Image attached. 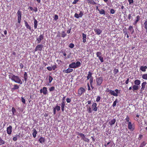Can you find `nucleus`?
<instances>
[{
	"instance_id": "nucleus-1",
	"label": "nucleus",
	"mask_w": 147,
	"mask_h": 147,
	"mask_svg": "<svg viewBox=\"0 0 147 147\" xmlns=\"http://www.w3.org/2000/svg\"><path fill=\"white\" fill-rule=\"evenodd\" d=\"M9 78L11 80L15 82L21 84H22V82L20 78L18 76H16L12 74L9 75Z\"/></svg>"
},
{
	"instance_id": "nucleus-2",
	"label": "nucleus",
	"mask_w": 147,
	"mask_h": 147,
	"mask_svg": "<svg viewBox=\"0 0 147 147\" xmlns=\"http://www.w3.org/2000/svg\"><path fill=\"white\" fill-rule=\"evenodd\" d=\"M96 86H100L102 83L103 78L102 77H99L96 79Z\"/></svg>"
},
{
	"instance_id": "nucleus-3",
	"label": "nucleus",
	"mask_w": 147,
	"mask_h": 147,
	"mask_svg": "<svg viewBox=\"0 0 147 147\" xmlns=\"http://www.w3.org/2000/svg\"><path fill=\"white\" fill-rule=\"evenodd\" d=\"M40 92L41 93H43L44 95H46L48 94L47 88V87H44L42 89L40 90Z\"/></svg>"
},
{
	"instance_id": "nucleus-4",
	"label": "nucleus",
	"mask_w": 147,
	"mask_h": 147,
	"mask_svg": "<svg viewBox=\"0 0 147 147\" xmlns=\"http://www.w3.org/2000/svg\"><path fill=\"white\" fill-rule=\"evenodd\" d=\"M96 55L97 57L98 58L101 62H103V58L102 57V53L100 52L96 53Z\"/></svg>"
},
{
	"instance_id": "nucleus-5",
	"label": "nucleus",
	"mask_w": 147,
	"mask_h": 147,
	"mask_svg": "<svg viewBox=\"0 0 147 147\" xmlns=\"http://www.w3.org/2000/svg\"><path fill=\"white\" fill-rule=\"evenodd\" d=\"M85 90L83 87H80L78 90V94L80 96H81L85 92Z\"/></svg>"
},
{
	"instance_id": "nucleus-6",
	"label": "nucleus",
	"mask_w": 147,
	"mask_h": 147,
	"mask_svg": "<svg viewBox=\"0 0 147 147\" xmlns=\"http://www.w3.org/2000/svg\"><path fill=\"white\" fill-rule=\"evenodd\" d=\"M92 108L93 111H96L97 109L98 108L97 107V104L94 102H93L92 105Z\"/></svg>"
},
{
	"instance_id": "nucleus-7",
	"label": "nucleus",
	"mask_w": 147,
	"mask_h": 147,
	"mask_svg": "<svg viewBox=\"0 0 147 147\" xmlns=\"http://www.w3.org/2000/svg\"><path fill=\"white\" fill-rule=\"evenodd\" d=\"M83 12L82 11H81L79 14L77 13H75L74 16V17L77 19H78L79 18H81L83 15Z\"/></svg>"
},
{
	"instance_id": "nucleus-8",
	"label": "nucleus",
	"mask_w": 147,
	"mask_h": 147,
	"mask_svg": "<svg viewBox=\"0 0 147 147\" xmlns=\"http://www.w3.org/2000/svg\"><path fill=\"white\" fill-rule=\"evenodd\" d=\"M43 47V45H42L40 44L38 45L36 47L35 49V51H41L42 50Z\"/></svg>"
},
{
	"instance_id": "nucleus-9",
	"label": "nucleus",
	"mask_w": 147,
	"mask_h": 147,
	"mask_svg": "<svg viewBox=\"0 0 147 147\" xmlns=\"http://www.w3.org/2000/svg\"><path fill=\"white\" fill-rule=\"evenodd\" d=\"M44 39V36L43 34H40L39 37L36 38V41L38 43L40 42L41 40Z\"/></svg>"
},
{
	"instance_id": "nucleus-10",
	"label": "nucleus",
	"mask_w": 147,
	"mask_h": 147,
	"mask_svg": "<svg viewBox=\"0 0 147 147\" xmlns=\"http://www.w3.org/2000/svg\"><path fill=\"white\" fill-rule=\"evenodd\" d=\"M12 131V127L11 125H9V126L7 127V133L9 135H11Z\"/></svg>"
},
{
	"instance_id": "nucleus-11",
	"label": "nucleus",
	"mask_w": 147,
	"mask_h": 147,
	"mask_svg": "<svg viewBox=\"0 0 147 147\" xmlns=\"http://www.w3.org/2000/svg\"><path fill=\"white\" fill-rule=\"evenodd\" d=\"M128 128L131 131H133L134 129V127L133 126L131 122H129L128 123Z\"/></svg>"
},
{
	"instance_id": "nucleus-12",
	"label": "nucleus",
	"mask_w": 147,
	"mask_h": 147,
	"mask_svg": "<svg viewBox=\"0 0 147 147\" xmlns=\"http://www.w3.org/2000/svg\"><path fill=\"white\" fill-rule=\"evenodd\" d=\"M140 86L135 84L133 85L132 86L133 91L135 92L136 90H138L140 88Z\"/></svg>"
},
{
	"instance_id": "nucleus-13",
	"label": "nucleus",
	"mask_w": 147,
	"mask_h": 147,
	"mask_svg": "<svg viewBox=\"0 0 147 147\" xmlns=\"http://www.w3.org/2000/svg\"><path fill=\"white\" fill-rule=\"evenodd\" d=\"M94 31L96 34L98 35H100L102 32V30L100 29L96 28L94 29Z\"/></svg>"
},
{
	"instance_id": "nucleus-14",
	"label": "nucleus",
	"mask_w": 147,
	"mask_h": 147,
	"mask_svg": "<svg viewBox=\"0 0 147 147\" xmlns=\"http://www.w3.org/2000/svg\"><path fill=\"white\" fill-rule=\"evenodd\" d=\"M147 84L146 82H144L142 84L141 86L142 87L141 88L140 90L142 91L144 90L145 88V86Z\"/></svg>"
},
{
	"instance_id": "nucleus-15",
	"label": "nucleus",
	"mask_w": 147,
	"mask_h": 147,
	"mask_svg": "<svg viewBox=\"0 0 147 147\" xmlns=\"http://www.w3.org/2000/svg\"><path fill=\"white\" fill-rule=\"evenodd\" d=\"M73 69H71L68 68L66 70H63V72L65 73H68L70 72H72L73 71Z\"/></svg>"
},
{
	"instance_id": "nucleus-16",
	"label": "nucleus",
	"mask_w": 147,
	"mask_h": 147,
	"mask_svg": "<svg viewBox=\"0 0 147 147\" xmlns=\"http://www.w3.org/2000/svg\"><path fill=\"white\" fill-rule=\"evenodd\" d=\"M116 121V119H112L111 121H110L109 122V124L110 126H112L113 125L115 124Z\"/></svg>"
},
{
	"instance_id": "nucleus-17",
	"label": "nucleus",
	"mask_w": 147,
	"mask_h": 147,
	"mask_svg": "<svg viewBox=\"0 0 147 147\" xmlns=\"http://www.w3.org/2000/svg\"><path fill=\"white\" fill-rule=\"evenodd\" d=\"M147 69V67L146 66H142L140 67V69L142 71L145 72L146 71Z\"/></svg>"
},
{
	"instance_id": "nucleus-18",
	"label": "nucleus",
	"mask_w": 147,
	"mask_h": 147,
	"mask_svg": "<svg viewBox=\"0 0 147 147\" xmlns=\"http://www.w3.org/2000/svg\"><path fill=\"white\" fill-rule=\"evenodd\" d=\"M24 22L25 23V26L27 29H29L30 30H31V27L28 24V22L25 20H24Z\"/></svg>"
},
{
	"instance_id": "nucleus-19",
	"label": "nucleus",
	"mask_w": 147,
	"mask_h": 147,
	"mask_svg": "<svg viewBox=\"0 0 147 147\" xmlns=\"http://www.w3.org/2000/svg\"><path fill=\"white\" fill-rule=\"evenodd\" d=\"M38 141L40 143L42 144L45 142V139L44 138L41 137L38 139Z\"/></svg>"
},
{
	"instance_id": "nucleus-20",
	"label": "nucleus",
	"mask_w": 147,
	"mask_h": 147,
	"mask_svg": "<svg viewBox=\"0 0 147 147\" xmlns=\"http://www.w3.org/2000/svg\"><path fill=\"white\" fill-rule=\"evenodd\" d=\"M141 83V81L140 80L137 79L136 80L134 81V84L135 85L139 86V85Z\"/></svg>"
},
{
	"instance_id": "nucleus-21",
	"label": "nucleus",
	"mask_w": 147,
	"mask_h": 147,
	"mask_svg": "<svg viewBox=\"0 0 147 147\" xmlns=\"http://www.w3.org/2000/svg\"><path fill=\"white\" fill-rule=\"evenodd\" d=\"M32 131L33 132L32 134L34 138H35L37 134V131L34 128L33 130H32Z\"/></svg>"
},
{
	"instance_id": "nucleus-22",
	"label": "nucleus",
	"mask_w": 147,
	"mask_h": 147,
	"mask_svg": "<svg viewBox=\"0 0 147 147\" xmlns=\"http://www.w3.org/2000/svg\"><path fill=\"white\" fill-rule=\"evenodd\" d=\"M19 85H18L17 84H15L13 85V87L11 88V90L12 91L13 90H17L19 89Z\"/></svg>"
},
{
	"instance_id": "nucleus-23",
	"label": "nucleus",
	"mask_w": 147,
	"mask_h": 147,
	"mask_svg": "<svg viewBox=\"0 0 147 147\" xmlns=\"http://www.w3.org/2000/svg\"><path fill=\"white\" fill-rule=\"evenodd\" d=\"M83 42L85 43L86 41V35L84 33H82Z\"/></svg>"
},
{
	"instance_id": "nucleus-24",
	"label": "nucleus",
	"mask_w": 147,
	"mask_h": 147,
	"mask_svg": "<svg viewBox=\"0 0 147 147\" xmlns=\"http://www.w3.org/2000/svg\"><path fill=\"white\" fill-rule=\"evenodd\" d=\"M77 134L80 136V137H81L82 139L83 140L84 138L85 137V135L84 134H83L82 133H79V132H78L77 133Z\"/></svg>"
},
{
	"instance_id": "nucleus-25",
	"label": "nucleus",
	"mask_w": 147,
	"mask_h": 147,
	"mask_svg": "<svg viewBox=\"0 0 147 147\" xmlns=\"http://www.w3.org/2000/svg\"><path fill=\"white\" fill-rule=\"evenodd\" d=\"M87 1L88 3H90L92 5L96 4V3L93 0H87Z\"/></svg>"
},
{
	"instance_id": "nucleus-26",
	"label": "nucleus",
	"mask_w": 147,
	"mask_h": 147,
	"mask_svg": "<svg viewBox=\"0 0 147 147\" xmlns=\"http://www.w3.org/2000/svg\"><path fill=\"white\" fill-rule=\"evenodd\" d=\"M87 80H89L91 78H93V77L92 76V73L90 71L88 72V75L87 77Z\"/></svg>"
},
{
	"instance_id": "nucleus-27",
	"label": "nucleus",
	"mask_w": 147,
	"mask_h": 147,
	"mask_svg": "<svg viewBox=\"0 0 147 147\" xmlns=\"http://www.w3.org/2000/svg\"><path fill=\"white\" fill-rule=\"evenodd\" d=\"M111 95H113L115 96H117L118 95L117 93H115V92L114 91L111 90V92L110 93Z\"/></svg>"
},
{
	"instance_id": "nucleus-28",
	"label": "nucleus",
	"mask_w": 147,
	"mask_h": 147,
	"mask_svg": "<svg viewBox=\"0 0 147 147\" xmlns=\"http://www.w3.org/2000/svg\"><path fill=\"white\" fill-rule=\"evenodd\" d=\"M38 25V22L37 20L34 18V27L35 29H36Z\"/></svg>"
},
{
	"instance_id": "nucleus-29",
	"label": "nucleus",
	"mask_w": 147,
	"mask_h": 147,
	"mask_svg": "<svg viewBox=\"0 0 147 147\" xmlns=\"http://www.w3.org/2000/svg\"><path fill=\"white\" fill-rule=\"evenodd\" d=\"M140 17L139 16H136V20L134 22V23H133L134 25L136 24H137V23L138 22V21L140 19Z\"/></svg>"
},
{
	"instance_id": "nucleus-30",
	"label": "nucleus",
	"mask_w": 147,
	"mask_h": 147,
	"mask_svg": "<svg viewBox=\"0 0 147 147\" xmlns=\"http://www.w3.org/2000/svg\"><path fill=\"white\" fill-rule=\"evenodd\" d=\"M69 67L74 68L79 67L80 65H69Z\"/></svg>"
},
{
	"instance_id": "nucleus-31",
	"label": "nucleus",
	"mask_w": 147,
	"mask_h": 147,
	"mask_svg": "<svg viewBox=\"0 0 147 147\" xmlns=\"http://www.w3.org/2000/svg\"><path fill=\"white\" fill-rule=\"evenodd\" d=\"M99 12L100 14L104 15H105V11L104 9H101V10H99Z\"/></svg>"
},
{
	"instance_id": "nucleus-32",
	"label": "nucleus",
	"mask_w": 147,
	"mask_h": 147,
	"mask_svg": "<svg viewBox=\"0 0 147 147\" xmlns=\"http://www.w3.org/2000/svg\"><path fill=\"white\" fill-rule=\"evenodd\" d=\"M17 15L18 18H22V14L21 11L20 10H18L17 12Z\"/></svg>"
},
{
	"instance_id": "nucleus-33",
	"label": "nucleus",
	"mask_w": 147,
	"mask_h": 147,
	"mask_svg": "<svg viewBox=\"0 0 147 147\" xmlns=\"http://www.w3.org/2000/svg\"><path fill=\"white\" fill-rule=\"evenodd\" d=\"M24 80L26 81L27 80L28 75L26 72H25L24 74Z\"/></svg>"
},
{
	"instance_id": "nucleus-34",
	"label": "nucleus",
	"mask_w": 147,
	"mask_h": 147,
	"mask_svg": "<svg viewBox=\"0 0 147 147\" xmlns=\"http://www.w3.org/2000/svg\"><path fill=\"white\" fill-rule=\"evenodd\" d=\"M119 72V70L118 69L115 68L113 70V73L114 76H115L117 74V73Z\"/></svg>"
},
{
	"instance_id": "nucleus-35",
	"label": "nucleus",
	"mask_w": 147,
	"mask_h": 147,
	"mask_svg": "<svg viewBox=\"0 0 147 147\" xmlns=\"http://www.w3.org/2000/svg\"><path fill=\"white\" fill-rule=\"evenodd\" d=\"M87 111L88 113H91L92 112V109L91 107H89V108H87Z\"/></svg>"
},
{
	"instance_id": "nucleus-36",
	"label": "nucleus",
	"mask_w": 147,
	"mask_h": 147,
	"mask_svg": "<svg viewBox=\"0 0 147 147\" xmlns=\"http://www.w3.org/2000/svg\"><path fill=\"white\" fill-rule=\"evenodd\" d=\"M146 143L145 141H143L140 144V147H143L146 146Z\"/></svg>"
},
{
	"instance_id": "nucleus-37",
	"label": "nucleus",
	"mask_w": 147,
	"mask_h": 147,
	"mask_svg": "<svg viewBox=\"0 0 147 147\" xmlns=\"http://www.w3.org/2000/svg\"><path fill=\"white\" fill-rule=\"evenodd\" d=\"M142 78L144 79L147 80V74H145L143 75Z\"/></svg>"
},
{
	"instance_id": "nucleus-38",
	"label": "nucleus",
	"mask_w": 147,
	"mask_h": 147,
	"mask_svg": "<svg viewBox=\"0 0 147 147\" xmlns=\"http://www.w3.org/2000/svg\"><path fill=\"white\" fill-rule=\"evenodd\" d=\"M5 144V141L0 137V144Z\"/></svg>"
},
{
	"instance_id": "nucleus-39",
	"label": "nucleus",
	"mask_w": 147,
	"mask_h": 147,
	"mask_svg": "<svg viewBox=\"0 0 147 147\" xmlns=\"http://www.w3.org/2000/svg\"><path fill=\"white\" fill-rule=\"evenodd\" d=\"M65 104H61V110L62 112H63L64 110V108H65Z\"/></svg>"
},
{
	"instance_id": "nucleus-40",
	"label": "nucleus",
	"mask_w": 147,
	"mask_h": 147,
	"mask_svg": "<svg viewBox=\"0 0 147 147\" xmlns=\"http://www.w3.org/2000/svg\"><path fill=\"white\" fill-rule=\"evenodd\" d=\"M61 36L63 37H65L66 35L67 34L65 33L64 31H62L61 32Z\"/></svg>"
},
{
	"instance_id": "nucleus-41",
	"label": "nucleus",
	"mask_w": 147,
	"mask_h": 147,
	"mask_svg": "<svg viewBox=\"0 0 147 147\" xmlns=\"http://www.w3.org/2000/svg\"><path fill=\"white\" fill-rule=\"evenodd\" d=\"M65 97H66V96H64L62 98V101L61 104H65L66 102L65 101Z\"/></svg>"
},
{
	"instance_id": "nucleus-42",
	"label": "nucleus",
	"mask_w": 147,
	"mask_h": 147,
	"mask_svg": "<svg viewBox=\"0 0 147 147\" xmlns=\"http://www.w3.org/2000/svg\"><path fill=\"white\" fill-rule=\"evenodd\" d=\"M53 80V77L51 76L50 75L49 76V83H50Z\"/></svg>"
},
{
	"instance_id": "nucleus-43",
	"label": "nucleus",
	"mask_w": 147,
	"mask_h": 147,
	"mask_svg": "<svg viewBox=\"0 0 147 147\" xmlns=\"http://www.w3.org/2000/svg\"><path fill=\"white\" fill-rule=\"evenodd\" d=\"M117 102V99H116L115 100L113 104L112 105V106L113 107H114L116 105V104Z\"/></svg>"
},
{
	"instance_id": "nucleus-44",
	"label": "nucleus",
	"mask_w": 147,
	"mask_h": 147,
	"mask_svg": "<svg viewBox=\"0 0 147 147\" xmlns=\"http://www.w3.org/2000/svg\"><path fill=\"white\" fill-rule=\"evenodd\" d=\"M57 111H59L60 110V107L59 106H58L57 105L56 107L54 108Z\"/></svg>"
},
{
	"instance_id": "nucleus-45",
	"label": "nucleus",
	"mask_w": 147,
	"mask_h": 147,
	"mask_svg": "<svg viewBox=\"0 0 147 147\" xmlns=\"http://www.w3.org/2000/svg\"><path fill=\"white\" fill-rule=\"evenodd\" d=\"M55 87L54 86H52L49 88V90L50 92L53 91L55 90Z\"/></svg>"
},
{
	"instance_id": "nucleus-46",
	"label": "nucleus",
	"mask_w": 147,
	"mask_h": 147,
	"mask_svg": "<svg viewBox=\"0 0 147 147\" xmlns=\"http://www.w3.org/2000/svg\"><path fill=\"white\" fill-rule=\"evenodd\" d=\"M125 120L128 123L129 122H130L129 121L130 120V118L127 115L126 116V118L125 119Z\"/></svg>"
},
{
	"instance_id": "nucleus-47",
	"label": "nucleus",
	"mask_w": 147,
	"mask_h": 147,
	"mask_svg": "<svg viewBox=\"0 0 147 147\" xmlns=\"http://www.w3.org/2000/svg\"><path fill=\"white\" fill-rule=\"evenodd\" d=\"M100 99H101V97L100 96H97V97L96 98V101L97 102H98L100 101Z\"/></svg>"
},
{
	"instance_id": "nucleus-48",
	"label": "nucleus",
	"mask_w": 147,
	"mask_h": 147,
	"mask_svg": "<svg viewBox=\"0 0 147 147\" xmlns=\"http://www.w3.org/2000/svg\"><path fill=\"white\" fill-rule=\"evenodd\" d=\"M85 142L89 143V140L87 138L85 137L84 139L83 140Z\"/></svg>"
},
{
	"instance_id": "nucleus-49",
	"label": "nucleus",
	"mask_w": 147,
	"mask_h": 147,
	"mask_svg": "<svg viewBox=\"0 0 147 147\" xmlns=\"http://www.w3.org/2000/svg\"><path fill=\"white\" fill-rule=\"evenodd\" d=\"M144 28L145 29L146 28H147V20H146L145 21V22L144 23Z\"/></svg>"
},
{
	"instance_id": "nucleus-50",
	"label": "nucleus",
	"mask_w": 147,
	"mask_h": 147,
	"mask_svg": "<svg viewBox=\"0 0 147 147\" xmlns=\"http://www.w3.org/2000/svg\"><path fill=\"white\" fill-rule=\"evenodd\" d=\"M12 112L13 115L14 114V113L16 112V110L13 107L12 109Z\"/></svg>"
},
{
	"instance_id": "nucleus-51",
	"label": "nucleus",
	"mask_w": 147,
	"mask_h": 147,
	"mask_svg": "<svg viewBox=\"0 0 147 147\" xmlns=\"http://www.w3.org/2000/svg\"><path fill=\"white\" fill-rule=\"evenodd\" d=\"M21 100H22V102L24 104L25 103V102H26L25 100L23 97H21Z\"/></svg>"
},
{
	"instance_id": "nucleus-52",
	"label": "nucleus",
	"mask_w": 147,
	"mask_h": 147,
	"mask_svg": "<svg viewBox=\"0 0 147 147\" xmlns=\"http://www.w3.org/2000/svg\"><path fill=\"white\" fill-rule=\"evenodd\" d=\"M74 47V45L73 43H71L69 44V47L71 48H73Z\"/></svg>"
},
{
	"instance_id": "nucleus-53",
	"label": "nucleus",
	"mask_w": 147,
	"mask_h": 147,
	"mask_svg": "<svg viewBox=\"0 0 147 147\" xmlns=\"http://www.w3.org/2000/svg\"><path fill=\"white\" fill-rule=\"evenodd\" d=\"M110 13L111 14H114L115 13V11L113 9H111L110 10Z\"/></svg>"
},
{
	"instance_id": "nucleus-54",
	"label": "nucleus",
	"mask_w": 147,
	"mask_h": 147,
	"mask_svg": "<svg viewBox=\"0 0 147 147\" xmlns=\"http://www.w3.org/2000/svg\"><path fill=\"white\" fill-rule=\"evenodd\" d=\"M71 101V100L68 98H67L66 99V101L67 102V103H70Z\"/></svg>"
},
{
	"instance_id": "nucleus-55",
	"label": "nucleus",
	"mask_w": 147,
	"mask_h": 147,
	"mask_svg": "<svg viewBox=\"0 0 147 147\" xmlns=\"http://www.w3.org/2000/svg\"><path fill=\"white\" fill-rule=\"evenodd\" d=\"M58 19V16L57 15H55V16L54 17V20H57Z\"/></svg>"
},
{
	"instance_id": "nucleus-56",
	"label": "nucleus",
	"mask_w": 147,
	"mask_h": 147,
	"mask_svg": "<svg viewBox=\"0 0 147 147\" xmlns=\"http://www.w3.org/2000/svg\"><path fill=\"white\" fill-rule=\"evenodd\" d=\"M129 81V79L128 78H127V80L125 82V83L126 84H128Z\"/></svg>"
},
{
	"instance_id": "nucleus-57",
	"label": "nucleus",
	"mask_w": 147,
	"mask_h": 147,
	"mask_svg": "<svg viewBox=\"0 0 147 147\" xmlns=\"http://www.w3.org/2000/svg\"><path fill=\"white\" fill-rule=\"evenodd\" d=\"M47 69L50 71H51L52 70V68L51 67H47Z\"/></svg>"
},
{
	"instance_id": "nucleus-58",
	"label": "nucleus",
	"mask_w": 147,
	"mask_h": 147,
	"mask_svg": "<svg viewBox=\"0 0 147 147\" xmlns=\"http://www.w3.org/2000/svg\"><path fill=\"white\" fill-rule=\"evenodd\" d=\"M13 140L14 141H16L17 140V136H15L13 138Z\"/></svg>"
},
{
	"instance_id": "nucleus-59",
	"label": "nucleus",
	"mask_w": 147,
	"mask_h": 147,
	"mask_svg": "<svg viewBox=\"0 0 147 147\" xmlns=\"http://www.w3.org/2000/svg\"><path fill=\"white\" fill-rule=\"evenodd\" d=\"M90 84H92L93 82V78H91L90 79Z\"/></svg>"
},
{
	"instance_id": "nucleus-60",
	"label": "nucleus",
	"mask_w": 147,
	"mask_h": 147,
	"mask_svg": "<svg viewBox=\"0 0 147 147\" xmlns=\"http://www.w3.org/2000/svg\"><path fill=\"white\" fill-rule=\"evenodd\" d=\"M71 27H70V28L67 31V33L69 34L70 33L71 31Z\"/></svg>"
},
{
	"instance_id": "nucleus-61",
	"label": "nucleus",
	"mask_w": 147,
	"mask_h": 147,
	"mask_svg": "<svg viewBox=\"0 0 147 147\" xmlns=\"http://www.w3.org/2000/svg\"><path fill=\"white\" fill-rule=\"evenodd\" d=\"M128 0V1L129 3L130 4L133 3L134 2L133 0Z\"/></svg>"
},
{
	"instance_id": "nucleus-62",
	"label": "nucleus",
	"mask_w": 147,
	"mask_h": 147,
	"mask_svg": "<svg viewBox=\"0 0 147 147\" xmlns=\"http://www.w3.org/2000/svg\"><path fill=\"white\" fill-rule=\"evenodd\" d=\"M53 70H54L56 68V65H53V66L51 67Z\"/></svg>"
},
{
	"instance_id": "nucleus-63",
	"label": "nucleus",
	"mask_w": 147,
	"mask_h": 147,
	"mask_svg": "<svg viewBox=\"0 0 147 147\" xmlns=\"http://www.w3.org/2000/svg\"><path fill=\"white\" fill-rule=\"evenodd\" d=\"M124 33H125V35L127 36V38H128L129 37V36L127 32H124Z\"/></svg>"
},
{
	"instance_id": "nucleus-64",
	"label": "nucleus",
	"mask_w": 147,
	"mask_h": 147,
	"mask_svg": "<svg viewBox=\"0 0 147 147\" xmlns=\"http://www.w3.org/2000/svg\"><path fill=\"white\" fill-rule=\"evenodd\" d=\"M129 29L130 30V31H131L133 29V27L132 26H129Z\"/></svg>"
}]
</instances>
